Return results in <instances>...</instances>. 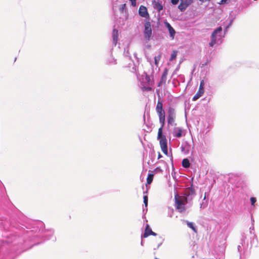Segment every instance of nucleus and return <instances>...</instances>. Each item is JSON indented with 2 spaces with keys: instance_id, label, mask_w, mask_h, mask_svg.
<instances>
[{
  "instance_id": "obj_1",
  "label": "nucleus",
  "mask_w": 259,
  "mask_h": 259,
  "mask_svg": "<svg viewBox=\"0 0 259 259\" xmlns=\"http://www.w3.org/2000/svg\"><path fill=\"white\" fill-rule=\"evenodd\" d=\"M175 206L176 209L180 213H183L186 211V207L185 205L188 203L187 198L184 196H179L178 194H176L174 197Z\"/></svg>"
},
{
  "instance_id": "obj_2",
  "label": "nucleus",
  "mask_w": 259,
  "mask_h": 259,
  "mask_svg": "<svg viewBox=\"0 0 259 259\" xmlns=\"http://www.w3.org/2000/svg\"><path fill=\"white\" fill-rule=\"evenodd\" d=\"M162 129L163 127H162V126L159 128L158 131L157 139L160 140V145L162 152L164 154L167 155L168 151L167 140L165 137L162 135Z\"/></svg>"
},
{
  "instance_id": "obj_3",
  "label": "nucleus",
  "mask_w": 259,
  "mask_h": 259,
  "mask_svg": "<svg viewBox=\"0 0 259 259\" xmlns=\"http://www.w3.org/2000/svg\"><path fill=\"white\" fill-rule=\"evenodd\" d=\"M156 111L158 115L159 122L161 124L162 127H163L165 124V112L163 109L162 102L158 100L156 107Z\"/></svg>"
},
{
  "instance_id": "obj_4",
  "label": "nucleus",
  "mask_w": 259,
  "mask_h": 259,
  "mask_svg": "<svg viewBox=\"0 0 259 259\" xmlns=\"http://www.w3.org/2000/svg\"><path fill=\"white\" fill-rule=\"evenodd\" d=\"M183 196L187 198L188 202L191 201L196 196L195 189L192 187L188 188L186 189Z\"/></svg>"
},
{
  "instance_id": "obj_5",
  "label": "nucleus",
  "mask_w": 259,
  "mask_h": 259,
  "mask_svg": "<svg viewBox=\"0 0 259 259\" xmlns=\"http://www.w3.org/2000/svg\"><path fill=\"white\" fill-rule=\"evenodd\" d=\"M222 31V28L221 26H220V27H218L212 33V34L211 35V41L209 44V45L210 47H213V45L216 44V42H217L216 35L218 33H221Z\"/></svg>"
},
{
  "instance_id": "obj_6",
  "label": "nucleus",
  "mask_w": 259,
  "mask_h": 259,
  "mask_svg": "<svg viewBox=\"0 0 259 259\" xmlns=\"http://www.w3.org/2000/svg\"><path fill=\"white\" fill-rule=\"evenodd\" d=\"M144 36L147 39L149 40L152 35V29L151 23L150 22H146L145 24Z\"/></svg>"
},
{
  "instance_id": "obj_7",
  "label": "nucleus",
  "mask_w": 259,
  "mask_h": 259,
  "mask_svg": "<svg viewBox=\"0 0 259 259\" xmlns=\"http://www.w3.org/2000/svg\"><path fill=\"white\" fill-rule=\"evenodd\" d=\"M139 14L142 17L148 18L149 16L146 7L144 6L140 7Z\"/></svg>"
},
{
  "instance_id": "obj_8",
  "label": "nucleus",
  "mask_w": 259,
  "mask_h": 259,
  "mask_svg": "<svg viewBox=\"0 0 259 259\" xmlns=\"http://www.w3.org/2000/svg\"><path fill=\"white\" fill-rule=\"evenodd\" d=\"M167 74H168V69L167 68H165L163 72L160 80L158 83V87H160L162 84L165 83Z\"/></svg>"
},
{
  "instance_id": "obj_9",
  "label": "nucleus",
  "mask_w": 259,
  "mask_h": 259,
  "mask_svg": "<svg viewBox=\"0 0 259 259\" xmlns=\"http://www.w3.org/2000/svg\"><path fill=\"white\" fill-rule=\"evenodd\" d=\"M164 24L168 30L170 37L172 39H174L176 34V31L175 29L172 28V27L170 25V24L169 23L165 22H164Z\"/></svg>"
},
{
  "instance_id": "obj_10",
  "label": "nucleus",
  "mask_w": 259,
  "mask_h": 259,
  "mask_svg": "<svg viewBox=\"0 0 259 259\" xmlns=\"http://www.w3.org/2000/svg\"><path fill=\"white\" fill-rule=\"evenodd\" d=\"M149 235L156 236V234L152 231L149 225H147L145 230V233L143 235V237L146 238Z\"/></svg>"
},
{
  "instance_id": "obj_11",
  "label": "nucleus",
  "mask_w": 259,
  "mask_h": 259,
  "mask_svg": "<svg viewBox=\"0 0 259 259\" xmlns=\"http://www.w3.org/2000/svg\"><path fill=\"white\" fill-rule=\"evenodd\" d=\"M204 93V89L199 88L197 93L193 96V101H195L200 98Z\"/></svg>"
},
{
  "instance_id": "obj_12",
  "label": "nucleus",
  "mask_w": 259,
  "mask_h": 259,
  "mask_svg": "<svg viewBox=\"0 0 259 259\" xmlns=\"http://www.w3.org/2000/svg\"><path fill=\"white\" fill-rule=\"evenodd\" d=\"M190 0H181V3L178 6V8L181 11H184L189 5L188 3H184V2H188Z\"/></svg>"
},
{
  "instance_id": "obj_13",
  "label": "nucleus",
  "mask_w": 259,
  "mask_h": 259,
  "mask_svg": "<svg viewBox=\"0 0 259 259\" xmlns=\"http://www.w3.org/2000/svg\"><path fill=\"white\" fill-rule=\"evenodd\" d=\"M112 38H113V42L114 44V45H116L117 40H118V30L116 29H114L112 31Z\"/></svg>"
},
{
  "instance_id": "obj_14",
  "label": "nucleus",
  "mask_w": 259,
  "mask_h": 259,
  "mask_svg": "<svg viewBox=\"0 0 259 259\" xmlns=\"http://www.w3.org/2000/svg\"><path fill=\"white\" fill-rule=\"evenodd\" d=\"M152 5L154 9L157 10L158 12H160L162 10L163 7L161 4H160L158 2L156 1H154L152 2Z\"/></svg>"
},
{
  "instance_id": "obj_15",
  "label": "nucleus",
  "mask_w": 259,
  "mask_h": 259,
  "mask_svg": "<svg viewBox=\"0 0 259 259\" xmlns=\"http://www.w3.org/2000/svg\"><path fill=\"white\" fill-rule=\"evenodd\" d=\"M182 130L180 128H177L175 129L174 132V136L177 138H180L182 136Z\"/></svg>"
},
{
  "instance_id": "obj_16",
  "label": "nucleus",
  "mask_w": 259,
  "mask_h": 259,
  "mask_svg": "<svg viewBox=\"0 0 259 259\" xmlns=\"http://www.w3.org/2000/svg\"><path fill=\"white\" fill-rule=\"evenodd\" d=\"M186 223L187 224V226L191 228L195 233L197 232V230L196 228V227L194 226V224L192 222H190L188 221H186Z\"/></svg>"
},
{
  "instance_id": "obj_17",
  "label": "nucleus",
  "mask_w": 259,
  "mask_h": 259,
  "mask_svg": "<svg viewBox=\"0 0 259 259\" xmlns=\"http://www.w3.org/2000/svg\"><path fill=\"white\" fill-rule=\"evenodd\" d=\"M182 166L185 168H188L190 167V163L187 158L184 159L182 161Z\"/></svg>"
},
{
  "instance_id": "obj_18",
  "label": "nucleus",
  "mask_w": 259,
  "mask_h": 259,
  "mask_svg": "<svg viewBox=\"0 0 259 259\" xmlns=\"http://www.w3.org/2000/svg\"><path fill=\"white\" fill-rule=\"evenodd\" d=\"M154 175L153 174H149L148 177L147 178V183L148 184H150L153 179Z\"/></svg>"
},
{
  "instance_id": "obj_19",
  "label": "nucleus",
  "mask_w": 259,
  "mask_h": 259,
  "mask_svg": "<svg viewBox=\"0 0 259 259\" xmlns=\"http://www.w3.org/2000/svg\"><path fill=\"white\" fill-rule=\"evenodd\" d=\"M161 54H159L157 56H155L154 57V63L156 66H158V65L159 62L161 59Z\"/></svg>"
},
{
  "instance_id": "obj_20",
  "label": "nucleus",
  "mask_w": 259,
  "mask_h": 259,
  "mask_svg": "<svg viewBox=\"0 0 259 259\" xmlns=\"http://www.w3.org/2000/svg\"><path fill=\"white\" fill-rule=\"evenodd\" d=\"M178 52L177 51H173L171 54L170 58L169 59V61H171L175 59L176 58Z\"/></svg>"
},
{
  "instance_id": "obj_21",
  "label": "nucleus",
  "mask_w": 259,
  "mask_h": 259,
  "mask_svg": "<svg viewBox=\"0 0 259 259\" xmlns=\"http://www.w3.org/2000/svg\"><path fill=\"white\" fill-rule=\"evenodd\" d=\"M175 116H168V123L172 124L174 122V118Z\"/></svg>"
},
{
  "instance_id": "obj_22",
  "label": "nucleus",
  "mask_w": 259,
  "mask_h": 259,
  "mask_svg": "<svg viewBox=\"0 0 259 259\" xmlns=\"http://www.w3.org/2000/svg\"><path fill=\"white\" fill-rule=\"evenodd\" d=\"M168 116H175V111L174 108H170L168 109Z\"/></svg>"
},
{
  "instance_id": "obj_23",
  "label": "nucleus",
  "mask_w": 259,
  "mask_h": 259,
  "mask_svg": "<svg viewBox=\"0 0 259 259\" xmlns=\"http://www.w3.org/2000/svg\"><path fill=\"white\" fill-rule=\"evenodd\" d=\"M148 196L147 195H145L144 196V203L146 206H147L148 205Z\"/></svg>"
},
{
  "instance_id": "obj_24",
  "label": "nucleus",
  "mask_w": 259,
  "mask_h": 259,
  "mask_svg": "<svg viewBox=\"0 0 259 259\" xmlns=\"http://www.w3.org/2000/svg\"><path fill=\"white\" fill-rule=\"evenodd\" d=\"M126 5L125 4L121 5V7L120 8V11L121 12H123L124 10H125Z\"/></svg>"
},
{
  "instance_id": "obj_25",
  "label": "nucleus",
  "mask_w": 259,
  "mask_h": 259,
  "mask_svg": "<svg viewBox=\"0 0 259 259\" xmlns=\"http://www.w3.org/2000/svg\"><path fill=\"white\" fill-rule=\"evenodd\" d=\"M250 201H251V205H254V204L256 201V199L255 197H251Z\"/></svg>"
},
{
  "instance_id": "obj_26",
  "label": "nucleus",
  "mask_w": 259,
  "mask_h": 259,
  "mask_svg": "<svg viewBox=\"0 0 259 259\" xmlns=\"http://www.w3.org/2000/svg\"><path fill=\"white\" fill-rule=\"evenodd\" d=\"M204 81L203 80H202L200 81V83L199 88H201V89H204Z\"/></svg>"
},
{
  "instance_id": "obj_27",
  "label": "nucleus",
  "mask_w": 259,
  "mask_h": 259,
  "mask_svg": "<svg viewBox=\"0 0 259 259\" xmlns=\"http://www.w3.org/2000/svg\"><path fill=\"white\" fill-rule=\"evenodd\" d=\"M131 5L135 7L136 6V0H131Z\"/></svg>"
},
{
  "instance_id": "obj_28",
  "label": "nucleus",
  "mask_w": 259,
  "mask_h": 259,
  "mask_svg": "<svg viewBox=\"0 0 259 259\" xmlns=\"http://www.w3.org/2000/svg\"><path fill=\"white\" fill-rule=\"evenodd\" d=\"M230 0H221L220 4H227L229 2Z\"/></svg>"
},
{
  "instance_id": "obj_29",
  "label": "nucleus",
  "mask_w": 259,
  "mask_h": 259,
  "mask_svg": "<svg viewBox=\"0 0 259 259\" xmlns=\"http://www.w3.org/2000/svg\"><path fill=\"white\" fill-rule=\"evenodd\" d=\"M171 2L173 5H177L179 2V0H171Z\"/></svg>"
},
{
  "instance_id": "obj_30",
  "label": "nucleus",
  "mask_w": 259,
  "mask_h": 259,
  "mask_svg": "<svg viewBox=\"0 0 259 259\" xmlns=\"http://www.w3.org/2000/svg\"><path fill=\"white\" fill-rule=\"evenodd\" d=\"M144 90L147 91H150L152 90V89L151 87H147V88L145 87Z\"/></svg>"
},
{
  "instance_id": "obj_31",
  "label": "nucleus",
  "mask_w": 259,
  "mask_h": 259,
  "mask_svg": "<svg viewBox=\"0 0 259 259\" xmlns=\"http://www.w3.org/2000/svg\"><path fill=\"white\" fill-rule=\"evenodd\" d=\"M162 157V156L160 153H158V159H160Z\"/></svg>"
},
{
  "instance_id": "obj_32",
  "label": "nucleus",
  "mask_w": 259,
  "mask_h": 259,
  "mask_svg": "<svg viewBox=\"0 0 259 259\" xmlns=\"http://www.w3.org/2000/svg\"><path fill=\"white\" fill-rule=\"evenodd\" d=\"M133 69L135 70V72L136 73L138 71V70L136 68H133Z\"/></svg>"
},
{
  "instance_id": "obj_33",
  "label": "nucleus",
  "mask_w": 259,
  "mask_h": 259,
  "mask_svg": "<svg viewBox=\"0 0 259 259\" xmlns=\"http://www.w3.org/2000/svg\"><path fill=\"white\" fill-rule=\"evenodd\" d=\"M184 3H188L189 4V1L188 2H184Z\"/></svg>"
},
{
  "instance_id": "obj_34",
  "label": "nucleus",
  "mask_w": 259,
  "mask_h": 259,
  "mask_svg": "<svg viewBox=\"0 0 259 259\" xmlns=\"http://www.w3.org/2000/svg\"><path fill=\"white\" fill-rule=\"evenodd\" d=\"M200 208H202V204H201V205H200Z\"/></svg>"
},
{
  "instance_id": "obj_35",
  "label": "nucleus",
  "mask_w": 259,
  "mask_h": 259,
  "mask_svg": "<svg viewBox=\"0 0 259 259\" xmlns=\"http://www.w3.org/2000/svg\"><path fill=\"white\" fill-rule=\"evenodd\" d=\"M205 198H206V197H205V196H204V199H205Z\"/></svg>"
},
{
  "instance_id": "obj_36",
  "label": "nucleus",
  "mask_w": 259,
  "mask_h": 259,
  "mask_svg": "<svg viewBox=\"0 0 259 259\" xmlns=\"http://www.w3.org/2000/svg\"><path fill=\"white\" fill-rule=\"evenodd\" d=\"M155 259H159V258H155Z\"/></svg>"
}]
</instances>
